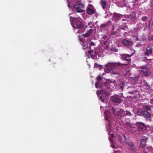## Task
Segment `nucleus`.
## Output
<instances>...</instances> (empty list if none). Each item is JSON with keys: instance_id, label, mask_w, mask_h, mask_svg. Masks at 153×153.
I'll list each match as a JSON object with an SVG mask.
<instances>
[{"instance_id": "37", "label": "nucleus", "mask_w": 153, "mask_h": 153, "mask_svg": "<svg viewBox=\"0 0 153 153\" xmlns=\"http://www.w3.org/2000/svg\"><path fill=\"white\" fill-rule=\"evenodd\" d=\"M126 27H124L122 26H121L120 28V29H122L125 30H126Z\"/></svg>"}, {"instance_id": "38", "label": "nucleus", "mask_w": 153, "mask_h": 153, "mask_svg": "<svg viewBox=\"0 0 153 153\" xmlns=\"http://www.w3.org/2000/svg\"><path fill=\"white\" fill-rule=\"evenodd\" d=\"M90 56L91 58H93L94 57L96 56L93 53L90 54Z\"/></svg>"}, {"instance_id": "31", "label": "nucleus", "mask_w": 153, "mask_h": 153, "mask_svg": "<svg viewBox=\"0 0 153 153\" xmlns=\"http://www.w3.org/2000/svg\"><path fill=\"white\" fill-rule=\"evenodd\" d=\"M106 24H103L100 26V28L105 27L106 26Z\"/></svg>"}, {"instance_id": "33", "label": "nucleus", "mask_w": 153, "mask_h": 153, "mask_svg": "<svg viewBox=\"0 0 153 153\" xmlns=\"http://www.w3.org/2000/svg\"><path fill=\"white\" fill-rule=\"evenodd\" d=\"M88 53L89 54H91L94 53V51L93 50H89L88 51Z\"/></svg>"}, {"instance_id": "24", "label": "nucleus", "mask_w": 153, "mask_h": 153, "mask_svg": "<svg viewBox=\"0 0 153 153\" xmlns=\"http://www.w3.org/2000/svg\"><path fill=\"white\" fill-rule=\"evenodd\" d=\"M105 119L107 120L108 122L111 121V119L107 116V114H105Z\"/></svg>"}, {"instance_id": "9", "label": "nucleus", "mask_w": 153, "mask_h": 153, "mask_svg": "<svg viewBox=\"0 0 153 153\" xmlns=\"http://www.w3.org/2000/svg\"><path fill=\"white\" fill-rule=\"evenodd\" d=\"M111 100L113 102L115 103H120L122 102L121 99L117 95L112 96L111 97Z\"/></svg>"}, {"instance_id": "21", "label": "nucleus", "mask_w": 153, "mask_h": 153, "mask_svg": "<svg viewBox=\"0 0 153 153\" xmlns=\"http://www.w3.org/2000/svg\"><path fill=\"white\" fill-rule=\"evenodd\" d=\"M143 108L144 109L146 110L147 111H150L151 110V108H150L149 107V106L147 105H143Z\"/></svg>"}, {"instance_id": "39", "label": "nucleus", "mask_w": 153, "mask_h": 153, "mask_svg": "<svg viewBox=\"0 0 153 153\" xmlns=\"http://www.w3.org/2000/svg\"><path fill=\"white\" fill-rule=\"evenodd\" d=\"M143 60L144 61H147L148 59L146 57H145L143 58Z\"/></svg>"}, {"instance_id": "45", "label": "nucleus", "mask_w": 153, "mask_h": 153, "mask_svg": "<svg viewBox=\"0 0 153 153\" xmlns=\"http://www.w3.org/2000/svg\"><path fill=\"white\" fill-rule=\"evenodd\" d=\"M106 36H104L103 37V38L105 39L106 38Z\"/></svg>"}, {"instance_id": "49", "label": "nucleus", "mask_w": 153, "mask_h": 153, "mask_svg": "<svg viewBox=\"0 0 153 153\" xmlns=\"http://www.w3.org/2000/svg\"><path fill=\"white\" fill-rule=\"evenodd\" d=\"M91 23V22H90V23ZM90 23H89V24H88V25H90Z\"/></svg>"}, {"instance_id": "28", "label": "nucleus", "mask_w": 153, "mask_h": 153, "mask_svg": "<svg viewBox=\"0 0 153 153\" xmlns=\"http://www.w3.org/2000/svg\"><path fill=\"white\" fill-rule=\"evenodd\" d=\"M111 50L112 51H113L115 52H117L118 51V49H116V48H111Z\"/></svg>"}, {"instance_id": "42", "label": "nucleus", "mask_w": 153, "mask_h": 153, "mask_svg": "<svg viewBox=\"0 0 153 153\" xmlns=\"http://www.w3.org/2000/svg\"><path fill=\"white\" fill-rule=\"evenodd\" d=\"M114 134H111V137H114Z\"/></svg>"}, {"instance_id": "26", "label": "nucleus", "mask_w": 153, "mask_h": 153, "mask_svg": "<svg viewBox=\"0 0 153 153\" xmlns=\"http://www.w3.org/2000/svg\"><path fill=\"white\" fill-rule=\"evenodd\" d=\"M82 46L83 47V48L84 49L87 48H89L87 46H86V44L85 43L83 42L82 43Z\"/></svg>"}, {"instance_id": "48", "label": "nucleus", "mask_w": 153, "mask_h": 153, "mask_svg": "<svg viewBox=\"0 0 153 153\" xmlns=\"http://www.w3.org/2000/svg\"><path fill=\"white\" fill-rule=\"evenodd\" d=\"M122 65H126V64H123Z\"/></svg>"}, {"instance_id": "2", "label": "nucleus", "mask_w": 153, "mask_h": 153, "mask_svg": "<svg viewBox=\"0 0 153 153\" xmlns=\"http://www.w3.org/2000/svg\"><path fill=\"white\" fill-rule=\"evenodd\" d=\"M71 24L73 28L75 29L82 28L84 26L83 23L78 19L74 18L72 21L71 22Z\"/></svg>"}, {"instance_id": "6", "label": "nucleus", "mask_w": 153, "mask_h": 153, "mask_svg": "<svg viewBox=\"0 0 153 153\" xmlns=\"http://www.w3.org/2000/svg\"><path fill=\"white\" fill-rule=\"evenodd\" d=\"M152 53V48L150 45H149L146 48V50L145 51L144 54L146 56H148L151 55Z\"/></svg>"}, {"instance_id": "13", "label": "nucleus", "mask_w": 153, "mask_h": 153, "mask_svg": "<svg viewBox=\"0 0 153 153\" xmlns=\"http://www.w3.org/2000/svg\"><path fill=\"white\" fill-rule=\"evenodd\" d=\"M127 16L131 20H135L136 18L135 14L134 12L130 14L127 15Z\"/></svg>"}, {"instance_id": "41", "label": "nucleus", "mask_w": 153, "mask_h": 153, "mask_svg": "<svg viewBox=\"0 0 153 153\" xmlns=\"http://www.w3.org/2000/svg\"><path fill=\"white\" fill-rule=\"evenodd\" d=\"M142 45L141 44H137V46L138 47H139L141 46Z\"/></svg>"}, {"instance_id": "18", "label": "nucleus", "mask_w": 153, "mask_h": 153, "mask_svg": "<svg viewBox=\"0 0 153 153\" xmlns=\"http://www.w3.org/2000/svg\"><path fill=\"white\" fill-rule=\"evenodd\" d=\"M114 18V19L117 20H119L120 19V15L117 13H113Z\"/></svg>"}, {"instance_id": "44", "label": "nucleus", "mask_w": 153, "mask_h": 153, "mask_svg": "<svg viewBox=\"0 0 153 153\" xmlns=\"http://www.w3.org/2000/svg\"><path fill=\"white\" fill-rule=\"evenodd\" d=\"M150 101L153 104V98Z\"/></svg>"}, {"instance_id": "22", "label": "nucleus", "mask_w": 153, "mask_h": 153, "mask_svg": "<svg viewBox=\"0 0 153 153\" xmlns=\"http://www.w3.org/2000/svg\"><path fill=\"white\" fill-rule=\"evenodd\" d=\"M144 85L147 89H149L150 88V85L147 82L144 81Z\"/></svg>"}, {"instance_id": "3", "label": "nucleus", "mask_w": 153, "mask_h": 153, "mask_svg": "<svg viewBox=\"0 0 153 153\" xmlns=\"http://www.w3.org/2000/svg\"><path fill=\"white\" fill-rule=\"evenodd\" d=\"M112 109L114 114L119 118L121 119L125 116V111L123 109H120L119 108L114 109L113 107L112 108Z\"/></svg>"}, {"instance_id": "17", "label": "nucleus", "mask_w": 153, "mask_h": 153, "mask_svg": "<svg viewBox=\"0 0 153 153\" xmlns=\"http://www.w3.org/2000/svg\"><path fill=\"white\" fill-rule=\"evenodd\" d=\"M126 83L123 82H121L119 84V88L120 89L123 91L125 88L126 86Z\"/></svg>"}, {"instance_id": "16", "label": "nucleus", "mask_w": 153, "mask_h": 153, "mask_svg": "<svg viewBox=\"0 0 153 153\" xmlns=\"http://www.w3.org/2000/svg\"><path fill=\"white\" fill-rule=\"evenodd\" d=\"M95 12V10L88 8L87 9L86 13L89 15H92L94 14Z\"/></svg>"}, {"instance_id": "7", "label": "nucleus", "mask_w": 153, "mask_h": 153, "mask_svg": "<svg viewBox=\"0 0 153 153\" xmlns=\"http://www.w3.org/2000/svg\"><path fill=\"white\" fill-rule=\"evenodd\" d=\"M122 44L125 46H129L132 45L133 42L126 39H123L121 41Z\"/></svg>"}, {"instance_id": "36", "label": "nucleus", "mask_w": 153, "mask_h": 153, "mask_svg": "<svg viewBox=\"0 0 153 153\" xmlns=\"http://www.w3.org/2000/svg\"><path fill=\"white\" fill-rule=\"evenodd\" d=\"M93 32V30L92 29H90L89 30L88 32H87L88 33L90 34V35Z\"/></svg>"}, {"instance_id": "15", "label": "nucleus", "mask_w": 153, "mask_h": 153, "mask_svg": "<svg viewBox=\"0 0 153 153\" xmlns=\"http://www.w3.org/2000/svg\"><path fill=\"white\" fill-rule=\"evenodd\" d=\"M79 5L80 6H82V7H83V5L82 4H79ZM74 10L76 9L77 11V12L78 13H81L83 11V10L82 9V7H80V6H78L77 5L75 6H74Z\"/></svg>"}, {"instance_id": "4", "label": "nucleus", "mask_w": 153, "mask_h": 153, "mask_svg": "<svg viewBox=\"0 0 153 153\" xmlns=\"http://www.w3.org/2000/svg\"><path fill=\"white\" fill-rule=\"evenodd\" d=\"M122 64L120 62L116 63L115 64H108L105 65V67L107 68V70L108 72H110L112 71L113 67L115 65L120 66Z\"/></svg>"}, {"instance_id": "46", "label": "nucleus", "mask_w": 153, "mask_h": 153, "mask_svg": "<svg viewBox=\"0 0 153 153\" xmlns=\"http://www.w3.org/2000/svg\"><path fill=\"white\" fill-rule=\"evenodd\" d=\"M149 39L153 40V36L151 37V39Z\"/></svg>"}, {"instance_id": "20", "label": "nucleus", "mask_w": 153, "mask_h": 153, "mask_svg": "<svg viewBox=\"0 0 153 153\" xmlns=\"http://www.w3.org/2000/svg\"><path fill=\"white\" fill-rule=\"evenodd\" d=\"M144 111L142 110L139 109L137 110V114L140 116H143Z\"/></svg>"}, {"instance_id": "11", "label": "nucleus", "mask_w": 153, "mask_h": 153, "mask_svg": "<svg viewBox=\"0 0 153 153\" xmlns=\"http://www.w3.org/2000/svg\"><path fill=\"white\" fill-rule=\"evenodd\" d=\"M143 116L147 120H151V113L146 111H144Z\"/></svg>"}, {"instance_id": "10", "label": "nucleus", "mask_w": 153, "mask_h": 153, "mask_svg": "<svg viewBox=\"0 0 153 153\" xmlns=\"http://www.w3.org/2000/svg\"><path fill=\"white\" fill-rule=\"evenodd\" d=\"M148 138L146 137H144L140 141V146L141 147L144 148L146 146V143L147 140Z\"/></svg>"}, {"instance_id": "25", "label": "nucleus", "mask_w": 153, "mask_h": 153, "mask_svg": "<svg viewBox=\"0 0 153 153\" xmlns=\"http://www.w3.org/2000/svg\"><path fill=\"white\" fill-rule=\"evenodd\" d=\"M116 33V31H113L110 33V36H114Z\"/></svg>"}, {"instance_id": "8", "label": "nucleus", "mask_w": 153, "mask_h": 153, "mask_svg": "<svg viewBox=\"0 0 153 153\" xmlns=\"http://www.w3.org/2000/svg\"><path fill=\"white\" fill-rule=\"evenodd\" d=\"M134 52L131 53V55L129 54H126L124 55L123 56V59L124 60L127 61L128 62H130L131 61V59H130V57L132 56L134 53L135 51H134Z\"/></svg>"}, {"instance_id": "1", "label": "nucleus", "mask_w": 153, "mask_h": 153, "mask_svg": "<svg viewBox=\"0 0 153 153\" xmlns=\"http://www.w3.org/2000/svg\"><path fill=\"white\" fill-rule=\"evenodd\" d=\"M97 82H95V85L97 88H100L102 89V96H100V99L101 101L104 102V99L106 98L109 96L108 92L107 90H109L110 89V86L109 83L106 82H102V78L100 76H98L97 78Z\"/></svg>"}, {"instance_id": "29", "label": "nucleus", "mask_w": 153, "mask_h": 153, "mask_svg": "<svg viewBox=\"0 0 153 153\" xmlns=\"http://www.w3.org/2000/svg\"><path fill=\"white\" fill-rule=\"evenodd\" d=\"M90 35L89 33H88V32L86 33L85 34H83V36L85 37H87L89 36Z\"/></svg>"}, {"instance_id": "40", "label": "nucleus", "mask_w": 153, "mask_h": 153, "mask_svg": "<svg viewBox=\"0 0 153 153\" xmlns=\"http://www.w3.org/2000/svg\"><path fill=\"white\" fill-rule=\"evenodd\" d=\"M131 81L133 82L134 83H135L136 82V81H135L134 80V79L132 78H131Z\"/></svg>"}, {"instance_id": "43", "label": "nucleus", "mask_w": 153, "mask_h": 153, "mask_svg": "<svg viewBox=\"0 0 153 153\" xmlns=\"http://www.w3.org/2000/svg\"><path fill=\"white\" fill-rule=\"evenodd\" d=\"M94 54L96 56V55H98V53L96 52H95L94 53Z\"/></svg>"}, {"instance_id": "30", "label": "nucleus", "mask_w": 153, "mask_h": 153, "mask_svg": "<svg viewBox=\"0 0 153 153\" xmlns=\"http://www.w3.org/2000/svg\"><path fill=\"white\" fill-rule=\"evenodd\" d=\"M117 139L118 140V141L120 143H121L122 141V137H117Z\"/></svg>"}, {"instance_id": "32", "label": "nucleus", "mask_w": 153, "mask_h": 153, "mask_svg": "<svg viewBox=\"0 0 153 153\" xmlns=\"http://www.w3.org/2000/svg\"><path fill=\"white\" fill-rule=\"evenodd\" d=\"M147 17L146 16H144L142 18V19L143 21H145L147 19Z\"/></svg>"}, {"instance_id": "47", "label": "nucleus", "mask_w": 153, "mask_h": 153, "mask_svg": "<svg viewBox=\"0 0 153 153\" xmlns=\"http://www.w3.org/2000/svg\"><path fill=\"white\" fill-rule=\"evenodd\" d=\"M123 21H125L126 20L125 19H123Z\"/></svg>"}, {"instance_id": "19", "label": "nucleus", "mask_w": 153, "mask_h": 153, "mask_svg": "<svg viewBox=\"0 0 153 153\" xmlns=\"http://www.w3.org/2000/svg\"><path fill=\"white\" fill-rule=\"evenodd\" d=\"M101 5L103 9H104L106 8L107 3L106 2L103 0H101L100 2Z\"/></svg>"}, {"instance_id": "23", "label": "nucleus", "mask_w": 153, "mask_h": 153, "mask_svg": "<svg viewBox=\"0 0 153 153\" xmlns=\"http://www.w3.org/2000/svg\"><path fill=\"white\" fill-rule=\"evenodd\" d=\"M125 116H131V113L128 111H125Z\"/></svg>"}, {"instance_id": "50", "label": "nucleus", "mask_w": 153, "mask_h": 153, "mask_svg": "<svg viewBox=\"0 0 153 153\" xmlns=\"http://www.w3.org/2000/svg\"><path fill=\"white\" fill-rule=\"evenodd\" d=\"M112 29L113 30H114V29L113 28H112Z\"/></svg>"}, {"instance_id": "35", "label": "nucleus", "mask_w": 153, "mask_h": 153, "mask_svg": "<svg viewBox=\"0 0 153 153\" xmlns=\"http://www.w3.org/2000/svg\"><path fill=\"white\" fill-rule=\"evenodd\" d=\"M100 65H98L97 63H95L94 64V67H97V66L99 67H100Z\"/></svg>"}, {"instance_id": "27", "label": "nucleus", "mask_w": 153, "mask_h": 153, "mask_svg": "<svg viewBox=\"0 0 153 153\" xmlns=\"http://www.w3.org/2000/svg\"><path fill=\"white\" fill-rule=\"evenodd\" d=\"M97 94L98 96H99L100 94H102V89L100 91H97Z\"/></svg>"}, {"instance_id": "34", "label": "nucleus", "mask_w": 153, "mask_h": 153, "mask_svg": "<svg viewBox=\"0 0 153 153\" xmlns=\"http://www.w3.org/2000/svg\"><path fill=\"white\" fill-rule=\"evenodd\" d=\"M95 45L94 42H91L90 43V47L94 46Z\"/></svg>"}, {"instance_id": "12", "label": "nucleus", "mask_w": 153, "mask_h": 153, "mask_svg": "<svg viewBox=\"0 0 153 153\" xmlns=\"http://www.w3.org/2000/svg\"><path fill=\"white\" fill-rule=\"evenodd\" d=\"M128 145L129 146L132 153H136V152L137 149L133 143H128Z\"/></svg>"}, {"instance_id": "5", "label": "nucleus", "mask_w": 153, "mask_h": 153, "mask_svg": "<svg viewBox=\"0 0 153 153\" xmlns=\"http://www.w3.org/2000/svg\"><path fill=\"white\" fill-rule=\"evenodd\" d=\"M136 126L137 127L139 131H144L146 130V128L145 124L143 123L138 122L136 123Z\"/></svg>"}, {"instance_id": "14", "label": "nucleus", "mask_w": 153, "mask_h": 153, "mask_svg": "<svg viewBox=\"0 0 153 153\" xmlns=\"http://www.w3.org/2000/svg\"><path fill=\"white\" fill-rule=\"evenodd\" d=\"M141 72L146 76H149V70L147 68H141Z\"/></svg>"}]
</instances>
